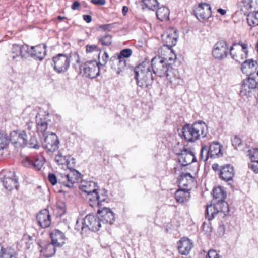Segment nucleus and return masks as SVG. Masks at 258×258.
<instances>
[{"mask_svg":"<svg viewBox=\"0 0 258 258\" xmlns=\"http://www.w3.org/2000/svg\"><path fill=\"white\" fill-rule=\"evenodd\" d=\"M81 72L86 77L94 79L99 75L100 68L95 60L88 61L80 67Z\"/></svg>","mask_w":258,"mask_h":258,"instance_id":"7","label":"nucleus"},{"mask_svg":"<svg viewBox=\"0 0 258 258\" xmlns=\"http://www.w3.org/2000/svg\"><path fill=\"white\" fill-rule=\"evenodd\" d=\"M258 86V82L252 77H248L243 81L241 85L240 94L241 95H246L251 89H255Z\"/></svg>","mask_w":258,"mask_h":258,"instance_id":"20","label":"nucleus"},{"mask_svg":"<svg viewBox=\"0 0 258 258\" xmlns=\"http://www.w3.org/2000/svg\"><path fill=\"white\" fill-rule=\"evenodd\" d=\"M190 188L179 189L176 190L175 194V198L179 203H184L189 200L190 198Z\"/></svg>","mask_w":258,"mask_h":258,"instance_id":"29","label":"nucleus"},{"mask_svg":"<svg viewBox=\"0 0 258 258\" xmlns=\"http://www.w3.org/2000/svg\"><path fill=\"white\" fill-rule=\"evenodd\" d=\"M54 70L58 73L66 72L70 67V57L63 54H58L52 59Z\"/></svg>","mask_w":258,"mask_h":258,"instance_id":"8","label":"nucleus"},{"mask_svg":"<svg viewBox=\"0 0 258 258\" xmlns=\"http://www.w3.org/2000/svg\"><path fill=\"white\" fill-rule=\"evenodd\" d=\"M161 37L164 43L163 48H172L177 43L178 31L173 28H169L161 35Z\"/></svg>","mask_w":258,"mask_h":258,"instance_id":"9","label":"nucleus"},{"mask_svg":"<svg viewBox=\"0 0 258 258\" xmlns=\"http://www.w3.org/2000/svg\"><path fill=\"white\" fill-rule=\"evenodd\" d=\"M221 147L223 146H209L208 152L212 158L220 157L222 156Z\"/></svg>","mask_w":258,"mask_h":258,"instance_id":"36","label":"nucleus"},{"mask_svg":"<svg viewBox=\"0 0 258 258\" xmlns=\"http://www.w3.org/2000/svg\"><path fill=\"white\" fill-rule=\"evenodd\" d=\"M203 229L206 233H210L212 231L211 227L209 226L208 224L204 222L203 225Z\"/></svg>","mask_w":258,"mask_h":258,"instance_id":"57","label":"nucleus"},{"mask_svg":"<svg viewBox=\"0 0 258 258\" xmlns=\"http://www.w3.org/2000/svg\"><path fill=\"white\" fill-rule=\"evenodd\" d=\"M234 175L233 167L229 164L222 167L220 170L219 176L223 180L225 181L231 180Z\"/></svg>","mask_w":258,"mask_h":258,"instance_id":"24","label":"nucleus"},{"mask_svg":"<svg viewBox=\"0 0 258 258\" xmlns=\"http://www.w3.org/2000/svg\"><path fill=\"white\" fill-rule=\"evenodd\" d=\"M213 196L215 202L213 204L208 205L206 207V217L211 220L215 217L224 218L229 212V206L225 200L226 198V192L221 186L213 189Z\"/></svg>","mask_w":258,"mask_h":258,"instance_id":"1","label":"nucleus"},{"mask_svg":"<svg viewBox=\"0 0 258 258\" xmlns=\"http://www.w3.org/2000/svg\"><path fill=\"white\" fill-rule=\"evenodd\" d=\"M4 187L8 190H11L14 188L17 189L18 186V178L14 172L9 171L8 175L4 176L2 181Z\"/></svg>","mask_w":258,"mask_h":258,"instance_id":"16","label":"nucleus"},{"mask_svg":"<svg viewBox=\"0 0 258 258\" xmlns=\"http://www.w3.org/2000/svg\"><path fill=\"white\" fill-rule=\"evenodd\" d=\"M228 53V47L227 43L223 40L217 42L212 51L213 57L217 59H222L226 57Z\"/></svg>","mask_w":258,"mask_h":258,"instance_id":"11","label":"nucleus"},{"mask_svg":"<svg viewBox=\"0 0 258 258\" xmlns=\"http://www.w3.org/2000/svg\"><path fill=\"white\" fill-rule=\"evenodd\" d=\"M80 176L81 174L78 171L71 170L58 172L56 175L49 173L48 179L52 185L59 183L64 187L71 188L75 183L78 182Z\"/></svg>","mask_w":258,"mask_h":258,"instance_id":"3","label":"nucleus"},{"mask_svg":"<svg viewBox=\"0 0 258 258\" xmlns=\"http://www.w3.org/2000/svg\"><path fill=\"white\" fill-rule=\"evenodd\" d=\"M44 164L43 160L42 158H33L32 168L36 170H39L41 169Z\"/></svg>","mask_w":258,"mask_h":258,"instance_id":"43","label":"nucleus"},{"mask_svg":"<svg viewBox=\"0 0 258 258\" xmlns=\"http://www.w3.org/2000/svg\"><path fill=\"white\" fill-rule=\"evenodd\" d=\"M75 229L81 234H83L84 232H87L85 225L84 224V219L77 220L75 226Z\"/></svg>","mask_w":258,"mask_h":258,"instance_id":"42","label":"nucleus"},{"mask_svg":"<svg viewBox=\"0 0 258 258\" xmlns=\"http://www.w3.org/2000/svg\"><path fill=\"white\" fill-rule=\"evenodd\" d=\"M193 131L196 133L198 140L205 137L208 133V127L203 121L195 122L192 124Z\"/></svg>","mask_w":258,"mask_h":258,"instance_id":"23","label":"nucleus"},{"mask_svg":"<svg viewBox=\"0 0 258 258\" xmlns=\"http://www.w3.org/2000/svg\"><path fill=\"white\" fill-rule=\"evenodd\" d=\"M144 6L149 10H154L159 5L157 0H143Z\"/></svg>","mask_w":258,"mask_h":258,"instance_id":"41","label":"nucleus"},{"mask_svg":"<svg viewBox=\"0 0 258 258\" xmlns=\"http://www.w3.org/2000/svg\"><path fill=\"white\" fill-rule=\"evenodd\" d=\"M108 58L109 55L107 52L105 51L102 56L101 59L98 62V66H105L108 60Z\"/></svg>","mask_w":258,"mask_h":258,"instance_id":"49","label":"nucleus"},{"mask_svg":"<svg viewBox=\"0 0 258 258\" xmlns=\"http://www.w3.org/2000/svg\"><path fill=\"white\" fill-rule=\"evenodd\" d=\"M192 247L193 243L192 241L185 237L181 238L178 244L179 251L183 255L188 254Z\"/></svg>","mask_w":258,"mask_h":258,"instance_id":"26","label":"nucleus"},{"mask_svg":"<svg viewBox=\"0 0 258 258\" xmlns=\"http://www.w3.org/2000/svg\"><path fill=\"white\" fill-rule=\"evenodd\" d=\"M173 87H176L182 82V79L177 69L172 67L169 69L165 76Z\"/></svg>","mask_w":258,"mask_h":258,"instance_id":"18","label":"nucleus"},{"mask_svg":"<svg viewBox=\"0 0 258 258\" xmlns=\"http://www.w3.org/2000/svg\"><path fill=\"white\" fill-rule=\"evenodd\" d=\"M257 63V62L253 59L246 60L241 65V71L243 73L247 74L248 73L247 70L256 69Z\"/></svg>","mask_w":258,"mask_h":258,"instance_id":"34","label":"nucleus"},{"mask_svg":"<svg viewBox=\"0 0 258 258\" xmlns=\"http://www.w3.org/2000/svg\"><path fill=\"white\" fill-rule=\"evenodd\" d=\"M86 51L87 53L94 52H99V49L96 45H87L86 46Z\"/></svg>","mask_w":258,"mask_h":258,"instance_id":"51","label":"nucleus"},{"mask_svg":"<svg viewBox=\"0 0 258 258\" xmlns=\"http://www.w3.org/2000/svg\"><path fill=\"white\" fill-rule=\"evenodd\" d=\"M39 114L36 116L37 130L38 132L43 133L47 130L48 124L45 119L39 118Z\"/></svg>","mask_w":258,"mask_h":258,"instance_id":"38","label":"nucleus"},{"mask_svg":"<svg viewBox=\"0 0 258 258\" xmlns=\"http://www.w3.org/2000/svg\"><path fill=\"white\" fill-rule=\"evenodd\" d=\"M36 219L42 228L48 227L51 224L50 215L46 209L41 210L37 215Z\"/></svg>","mask_w":258,"mask_h":258,"instance_id":"19","label":"nucleus"},{"mask_svg":"<svg viewBox=\"0 0 258 258\" xmlns=\"http://www.w3.org/2000/svg\"><path fill=\"white\" fill-rule=\"evenodd\" d=\"M59 143L57 136L55 133H51L45 137L43 145H57Z\"/></svg>","mask_w":258,"mask_h":258,"instance_id":"32","label":"nucleus"},{"mask_svg":"<svg viewBox=\"0 0 258 258\" xmlns=\"http://www.w3.org/2000/svg\"><path fill=\"white\" fill-rule=\"evenodd\" d=\"M156 16L161 21L167 20L169 19V10L165 7L160 8L156 12Z\"/></svg>","mask_w":258,"mask_h":258,"instance_id":"33","label":"nucleus"},{"mask_svg":"<svg viewBox=\"0 0 258 258\" xmlns=\"http://www.w3.org/2000/svg\"><path fill=\"white\" fill-rule=\"evenodd\" d=\"M128 11V8L127 6H123L122 10V13L125 16Z\"/></svg>","mask_w":258,"mask_h":258,"instance_id":"62","label":"nucleus"},{"mask_svg":"<svg viewBox=\"0 0 258 258\" xmlns=\"http://www.w3.org/2000/svg\"><path fill=\"white\" fill-rule=\"evenodd\" d=\"M50 238L53 244L57 247H61L65 243L66 239L64 234L58 229H54L50 233Z\"/></svg>","mask_w":258,"mask_h":258,"instance_id":"22","label":"nucleus"},{"mask_svg":"<svg viewBox=\"0 0 258 258\" xmlns=\"http://www.w3.org/2000/svg\"><path fill=\"white\" fill-rule=\"evenodd\" d=\"M194 182V178L189 173H182L179 179V184L181 186L189 187Z\"/></svg>","mask_w":258,"mask_h":258,"instance_id":"31","label":"nucleus"},{"mask_svg":"<svg viewBox=\"0 0 258 258\" xmlns=\"http://www.w3.org/2000/svg\"><path fill=\"white\" fill-rule=\"evenodd\" d=\"M167 53L169 56H165L163 57V58H164L166 62L168 61L174 60L176 58V54L173 52V50L171 48H167Z\"/></svg>","mask_w":258,"mask_h":258,"instance_id":"47","label":"nucleus"},{"mask_svg":"<svg viewBox=\"0 0 258 258\" xmlns=\"http://www.w3.org/2000/svg\"><path fill=\"white\" fill-rule=\"evenodd\" d=\"M0 258H16V252L10 247L1 249Z\"/></svg>","mask_w":258,"mask_h":258,"instance_id":"39","label":"nucleus"},{"mask_svg":"<svg viewBox=\"0 0 258 258\" xmlns=\"http://www.w3.org/2000/svg\"><path fill=\"white\" fill-rule=\"evenodd\" d=\"M206 258H221V257L216 250L210 249L208 252Z\"/></svg>","mask_w":258,"mask_h":258,"instance_id":"50","label":"nucleus"},{"mask_svg":"<svg viewBox=\"0 0 258 258\" xmlns=\"http://www.w3.org/2000/svg\"><path fill=\"white\" fill-rule=\"evenodd\" d=\"M119 54L125 58L130 57L132 54V50L131 49H124L122 50Z\"/></svg>","mask_w":258,"mask_h":258,"instance_id":"48","label":"nucleus"},{"mask_svg":"<svg viewBox=\"0 0 258 258\" xmlns=\"http://www.w3.org/2000/svg\"><path fill=\"white\" fill-rule=\"evenodd\" d=\"M84 224L85 225L86 231L90 230L96 232L99 230L101 223L99 217L92 215H87L84 219Z\"/></svg>","mask_w":258,"mask_h":258,"instance_id":"12","label":"nucleus"},{"mask_svg":"<svg viewBox=\"0 0 258 258\" xmlns=\"http://www.w3.org/2000/svg\"><path fill=\"white\" fill-rule=\"evenodd\" d=\"M230 54L233 59L238 62H241L247 57L236 44L230 47Z\"/></svg>","mask_w":258,"mask_h":258,"instance_id":"27","label":"nucleus"},{"mask_svg":"<svg viewBox=\"0 0 258 258\" xmlns=\"http://www.w3.org/2000/svg\"><path fill=\"white\" fill-rule=\"evenodd\" d=\"M178 156L179 162L182 166H186L196 161V158L192 151L187 149H183L176 153Z\"/></svg>","mask_w":258,"mask_h":258,"instance_id":"13","label":"nucleus"},{"mask_svg":"<svg viewBox=\"0 0 258 258\" xmlns=\"http://www.w3.org/2000/svg\"><path fill=\"white\" fill-rule=\"evenodd\" d=\"M250 167L253 172L255 173H258V160L252 162Z\"/></svg>","mask_w":258,"mask_h":258,"instance_id":"56","label":"nucleus"},{"mask_svg":"<svg viewBox=\"0 0 258 258\" xmlns=\"http://www.w3.org/2000/svg\"><path fill=\"white\" fill-rule=\"evenodd\" d=\"M134 74L137 85L142 88L148 87L153 82L150 64L148 62L144 61L136 66L134 69Z\"/></svg>","mask_w":258,"mask_h":258,"instance_id":"5","label":"nucleus"},{"mask_svg":"<svg viewBox=\"0 0 258 258\" xmlns=\"http://www.w3.org/2000/svg\"><path fill=\"white\" fill-rule=\"evenodd\" d=\"M28 50V46L14 44L13 45L11 52V57L14 59L17 57L21 56V57H26V51Z\"/></svg>","mask_w":258,"mask_h":258,"instance_id":"25","label":"nucleus"},{"mask_svg":"<svg viewBox=\"0 0 258 258\" xmlns=\"http://www.w3.org/2000/svg\"><path fill=\"white\" fill-rule=\"evenodd\" d=\"M83 19L84 21H85L87 23H90L92 21V17L91 16L88 15H84L83 16Z\"/></svg>","mask_w":258,"mask_h":258,"instance_id":"61","label":"nucleus"},{"mask_svg":"<svg viewBox=\"0 0 258 258\" xmlns=\"http://www.w3.org/2000/svg\"><path fill=\"white\" fill-rule=\"evenodd\" d=\"M117 60L118 61V65L119 66L118 67V69H120V70L121 71V69H124L126 67V62L125 60V58L124 57H122V56L118 54Z\"/></svg>","mask_w":258,"mask_h":258,"instance_id":"53","label":"nucleus"},{"mask_svg":"<svg viewBox=\"0 0 258 258\" xmlns=\"http://www.w3.org/2000/svg\"><path fill=\"white\" fill-rule=\"evenodd\" d=\"M118 59V54L117 55H114L113 56H112L110 59V61H114V60H117Z\"/></svg>","mask_w":258,"mask_h":258,"instance_id":"64","label":"nucleus"},{"mask_svg":"<svg viewBox=\"0 0 258 258\" xmlns=\"http://www.w3.org/2000/svg\"><path fill=\"white\" fill-rule=\"evenodd\" d=\"M217 12L219 13L221 15H224L226 14V10L219 8L217 9Z\"/></svg>","mask_w":258,"mask_h":258,"instance_id":"63","label":"nucleus"},{"mask_svg":"<svg viewBox=\"0 0 258 258\" xmlns=\"http://www.w3.org/2000/svg\"><path fill=\"white\" fill-rule=\"evenodd\" d=\"M46 153L49 155L53 153L58 154V151L62 150L59 149V146H43Z\"/></svg>","mask_w":258,"mask_h":258,"instance_id":"45","label":"nucleus"},{"mask_svg":"<svg viewBox=\"0 0 258 258\" xmlns=\"http://www.w3.org/2000/svg\"><path fill=\"white\" fill-rule=\"evenodd\" d=\"M192 125L185 124L182 128V134L186 141L189 142H194L198 140L195 131H193Z\"/></svg>","mask_w":258,"mask_h":258,"instance_id":"28","label":"nucleus"},{"mask_svg":"<svg viewBox=\"0 0 258 258\" xmlns=\"http://www.w3.org/2000/svg\"><path fill=\"white\" fill-rule=\"evenodd\" d=\"M113 27V25L112 24L103 25L101 26V28L103 29L104 30H111Z\"/></svg>","mask_w":258,"mask_h":258,"instance_id":"59","label":"nucleus"},{"mask_svg":"<svg viewBox=\"0 0 258 258\" xmlns=\"http://www.w3.org/2000/svg\"><path fill=\"white\" fill-rule=\"evenodd\" d=\"M231 140L232 145H240L241 144V139L236 136H234Z\"/></svg>","mask_w":258,"mask_h":258,"instance_id":"55","label":"nucleus"},{"mask_svg":"<svg viewBox=\"0 0 258 258\" xmlns=\"http://www.w3.org/2000/svg\"><path fill=\"white\" fill-rule=\"evenodd\" d=\"M151 66L153 73L160 77L165 76L171 67L162 57L159 56L152 59Z\"/></svg>","mask_w":258,"mask_h":258,"instance_id":"6","label":"nucleus"},{"mask_svg":"<svg viewBox=\"0 0 258 258\" xmlns=\"http://www.w3.org/2000/svg\"><path fill=\"white\" fill-rule=\"evenodd\" d=\"M194 14L200 21L207 20L212 16L211 7L207 3H201L195 10Z\"/></svg>","mask_w":258,"mask_h":258,"instance_id":"10","label":"nucleus"},{"mask_svg":"<svg viewBox=\"0 0 258 258\" xmlns=\"http://www.w3.org/2000/svg\"><path fill=\"white\" fill-rule=\"evenodd\" d=\"M55 160L58 165H66L69 170H74L73 169L74 164V158L65 155L62 150L58 151V154H55Z\"/></svg>","mask_w":258,"mask_h":258,"instance_id":"17","label":"nucleus"},{"mask_svg":"<svg viewBox=\"0 0 258 258\" xmlns=\"http://www.w3.org/2000/svg\"><path fill=\"white\" fill-rule=\"evenodd\" d=\"M98 215L101 223L112 224L114 221L113 213L108 208L104 207L102 209L98 210Z\"/></svg>","mask_w":258,"mask_h":258,"instance_id":"14","label":"nucleus"},{"mask_svg":"<svg viewBox=\"0 0 258 258\" xmlns=\"http://www.w3.org/2000/svg\"><path fill=\"white\" fill-rule=\"evenodd\" d=\"M32 243V237L28 235L25 234L18 243L17 246L23 250H27L30 248Z\"/></svg>","mask_w":258,"mask_h":258,"instance_id":"30","label":"nucleus"},{"mask_svg":"<svg viewBox=\"0 0 258 258\" xmlns=\"http://www.w3.org/2000/svg\"><path fill=\"white\" fill-rule=\"evenodd\" d=\"M80 6V4L78 1H75L71 6V8L73 10H77L79 6Z\"/></svg>","mask_w":258,"mask_h":258,"instance_id":"60","label":"nucleus"},{"mask_svg":"<svg viewBox=\"0 0 258 258\" xmlns=\"http://www.w3.org/2000/svg\"><path fill=\"white\" fill-rule=\"evenodd\" d=\"M247 156L250 159L251 162L258 160V148L251 147L247 150Z\"/></svg>","mask_w":258,"mask_h":258,"instance_id":"40","label":"nucleus"},{"mask_svg":"<svg viewBox=\"0 0 258 258\" xmlns=\"http://www.w3.org/2000/svg\"><path fill=\"white\" fill-rule=\"evenodd\" d=\"M237 45V47H238V45H240L241 47V50L242 51V53L246 54V55L247 56L248 51V46L245 43H238V44H236Z\"/></svg>","mask_w":258,"mask_h":258,"instance_id":"54","label":"nucleus"},{"mask_svg":"<svg viewBox=\"0 0 258 258\" xmlns=\"http://www.w3.org/2000/svg\"><path fill=\"white\" fill-rule=\"evenodd\" d=\"M209 146H203L201 149V158L204 161H206L208 158L210 157V154L208 152Z\"/></svg>","mask_w":258,"mask_h":258,"instance_id":"46","label":"nucleus"},{"mask_svg":"<svg viewBox=\"0 0 258 258\" xmlns=\"http://www.w3.org/2000/svg\"><path fill=\"white\" fill-rule=\"evenodd\" d=\"M56 246L55 244H53L51 242L50 243L46 244L45 249L41 250V252L44 251V254L46 257H51L54 255L56 251Z\"/></svg>","mask_w":258,"mask_h":258,"instance_id":"37","label":"nucleus"},{"mask_svg":"<svg viewBox=\"0 0 258 258\" xmlns=\"http://www.w3.org/2000/svg\"><path fill=\"white\" fill-rule=\"evenodd\" d=\"M99 41L103 45L109 46L112 42V37L110 35L107 34L99 38Z\"/></svg>","mask_w":258,"mask_h":258,"instance_id":"44","label":"nucleus"},{"mask_svg":"<svg viewBox=\"0 0 258 258\" xmlns=\"http://www.w3.org/2000/svg\"><path fill=\"white\" fill-rule=\"evenodd\" d=\"M19 145H37V142L34 137L31 138L29 142L28 141V136L24 131L18 132L13 131L9 137L0 131V145H8L9 144Z\"/></svg>","mask_w":258,"mask_h":258,"instance_id":"4","label":"nucleus"},{"mask_svg":"<svg viewBox=\"0 0 258 258\" xmlns=\"http://www.w3.org/2000/svg\"><path fill=\"white\" fill-rule=\"evenodd\" d=\"M253 10L252 12L248 14L247 21L248 25L250 26L258 25V10Z\"/></svg>","mask_w":258,"mask_h":258,"instance_id":"35","label":"nucleus"},{"mask_svg":"<svg viewBox=\"0 0 258 258\" xmlns=\"http://www.w3.org/2000/svg\"><path fill=\"white\" fill-rule=\"evenodd\" d=\"M91 2L94 5L102 6L105 4V0H91Z\"/></svg>","mask_w":258,"mask_h":258,"instance_id":"58","label":"nucleus"},{"mask_svg":"<svg viewBox=\"0 0 258 258\" xmlns=\"http://www.w3.org/2000/svg\"><path fill=\"white\" fill-rule=\"evenodd\" d=\"M97 187L96 182L87 180L82 181L79 186L80 190L86 194V200L91 207L99 206L107 197L105 190H98Z\"/></svg>","mask_w":258,"mask_h":258,"instance_id":"2","label":"nucleus"},{"mask_svg":"<svg viewBox=\"0 0 258 258\" xmlns=\"http://www.w3.org/2000/svg\"><path fill=\"white\" fill-rule=\"evenodd\" d=\"M45 46L39 45L36 46L28 47V50L26 51V57L28 55L35 57L39 60L43 59L46 55Z\"/></svg>","mask_w":258,"mask_h":258,"instance_id":"15","label":"nucleus"},{"mask_svg":"<svg viewBox=\"0 0 258 258\" xmlns=\"http://www.w3.org/2000/svg\"><path fill=\"white\" fill-rule=\"evenodd\" d=\"M239 8L246 14L249 11L258 9V0H241L239 3Z\"/></svg>","mask_w":258,"mask_h":258,"instance_id":"21","label":"nucleus"},{"mask_svg":"<svg viewBox=\"0 0 258 258\" xmlns=\"http://www.w3.org/2000/svg\"><path fill=\"white\" fill-rule=\"evenodd\" d=\"M22 164L28 168H32L33 158H30L28 157H26L22 162Z\"/></svg>","mask_w":258,"mask_h":258,"instance_id":"52","label":"nucleus"}]
</instances>
